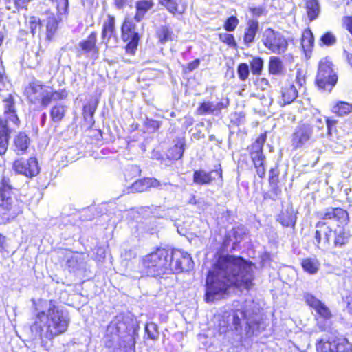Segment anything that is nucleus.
<instances>
[{
    "label": "nucleus",
    "mask_w": 352,
    "mask_h": 352,
    "mask_svg": "<svg viewBox=\"0 0 352 352\" xmlns=\"http://www.w3.org/2000/svg\"><path fill=\"white\" fill-rule=\"evenodd\" d=\"M253 265L241 257L219 256L206 278L205 300L212 302L231 286L248 289L252 285Z\"/></svg>",
    "instance_id": "nucleus-1"
},
{
    "label": "nucleus",
    "mask_w": 352,
    "mask_h": 352,
    "mask_svg": "<svg viewBox=\"0 0 352 352\" xmlns=\"http://www.w3.org/2000/svg\"><path fill=\"white\" fill-rule=\"evenodd\" d=\"M69 323L68 314L53 300H50L47 310L36 314L30 329L35 338L52 340L64 333Z\"/></svg>",
    "instance_id": "nucleus-2"
},
{
    "label": "nucleus",
    "mask_w": 352,
    "mask_h": 352,
    "mask_svg": "<svg viewBox=\"0 0 352 352\" xmlns=\"http://www.w3.org/2000/svg\"><path fill=\"white\" fill-rule=\"evenodd\" d=\"M170 250L158 248L155 252L146 254L142 258L145 273L155 276L171 274Z\"/></svg>",
    "instance_id": "nucleus-3"
},
{
    "label": "nucleus",
    "mask_w": 352,
    "mask_h": 352,
    "mask_svg": "<svg viewBox=\"0 0 352 352\" xmlns=\"http://www.w3.org/2000/svg\"><path fill=\"white\" fill-rule=\"evenodd\" d=\"M0 206L7 212L3 214V219L1 222L7 223L22 213L23 204L13 195L11 186L3 182L0 187Z\"/></svg>",
    "instance_id": "nucleus-4"
},
{
    "label": "nucleus",
    "mask_w": 352,
    "mask_h": 352,
    "mask_svg": "<svg viewBox=\"0 0 352 352\" xmlns=\"http://www.w3.org/2000/svg\"><path fill=\"white\" fill-rule=\"evenodd\" d=\"M4 114L6 120L0 119V155L6 153L8 146V140L10 137V130L7 126L8 122H12L18 124L19 120L16 114L14 97L9 94L8 97L3 100Z\"/></svg>",
    "instance_id": "nucleus-5"
},
{
    "label": "nucleus",
    "mask_w": 352,
    "mask_h": 352,
    "mask_svg": "<svg viewBox=\"0 0 352 352\" xmlns=\"http://www.w3.org/2000/svg\"><path fill=\"white\" fill-rule=\"evenodd\" d=\"M132 322L129 318L119 316L116 317L107 328V339L106 345L111 347L118 344L120 338L126 333H129L133 327L130 324Z\"/></svg>",
    "instance_id": "nucleus-6"
},
{
    "label": "nucleus",
    "mask_w": 352,
    "mask_h": 352,
    "mask_svg": "<svg viewBox=\"0 0 352 352\" xmlns=\"http://www.w3.org/2000/svg\"><path fill=\"white\" fill-rule=\"evenodd\" d=\"M338 80L333 64L328 58H322L319 63L316 83L320 89L331 91Z\"/></svg>",
    "instance_id": "nucleus-7"
},
{
    "label": "nucleus",
    "mask_w": 352,
    "mask_h": 352,
    "mask_svg": "<svg viewBox=\"0 0 352 352\" xmlns=\"http://www.w3.org/2000/svg\"><path fill=\"white\" fill-rule=\"evenodd\" d=\"M261 41L270 53L276 54L285 53L288 47V42L285 36L271 28H267L263 32Z\"/></svg>",
    "instance_id": "nucleus-8"
},
{
    "label": "nucleus",
    "mask_w": 352,
    "mask_h": 352,
    "mask_svg": "<svg viewBox=\"0 0 352 352\" xmlns=\"http://www.w3.org/2000/svg\"><path fill=\"white\" fill-rule=\"evenodd\" d=\"M317 217L320 219L316 224L317 228L325 226L328 221L336 223L337 226H346L349 221V215L346 210L339 208L329 207L317 213Z\"/></svg>",
    "instance_id": "nucleus-9"
},
{
    "label": "nucleus",
    "mask_w": 352,
    "mask_h": 352,
    "mask_svg": "<svg viewBox=\"0 0 352 352\" xmlns=\"http://www.w3.org/2000/svg\"><path fill=\"white\" fill-rule=\"evenodd\" d=\"M25 92L29 100L34 104H41L43 107L50 104V87L42 85L38 81L30 83Z\"/></svg>",
    "instance_id": "nucleus-10"
},
{
    "label": "nucleus",
    "mask_w": 352,
    "mask_h": 352,
    "mask_svg": "<svg viewBox=\"0 0 352 352\" xmlns=\"http://www.w3.org/2000/svg\"><path fill=\"white\" fill-rule=\"evenodd\" d=\"M171 274L188 271L193 267V261L187 252L180 250H170Z\"/></svg>",
    "instance_id": "nucleus-11"
},
{
    "label": "nucleus",
    "mask_w": 352,
    "mask_h": 352,
    "mask_svg": "<svg viewBox=\"0 0 352 352\" xmlns=\"http://www.w3.org/2000/svg\"><path fill=\"white\" fill-rule=\"evenodd\" d=\"M313 127L307 123H300L295 128L292 135V146L294 149H298L308 144L312 138Z\"/></svg>",
    "instance_id": "nucleus-12"
},
{
    "label": "nucleus",
    "mask_w": 352,
    "mask_h": 352,
    "mask_svg": "<svg viewBox=\"0 0 352 352\" xmlns=\"http://www.w3.org/2000/svg\"><path fill=\"white\" fill-rule=\"evenodd\" d=\"M122 39L128 42L126 50L133 53L137 48L139 42V34L135 31V25L132 20L126 19L122 26Z\"/></svg>",
    "instance_id": "nucleus-13"
},
{
    "label": "nucleus",
    "mask_w": 352,
    "mask_h": 352,
    "mask_svg": "<svg viewBox=\"0 0 352 352\" xmlns=\"http://www.w3.org/2000/svg\"><path fill=\"white\" fill-rule=\"evenodd\" d=\"M12 168L16 173L28 177L36 176L39 172L38 162L34 157H30L28 160L23 158L16 160L14 162Z\"/></svg>",
    "instance_id": "nucleus-14"
},
{
    "label": "nucleus",
    "mask_w": 352,
    "mask_h": 352,
    "mask_svg": "<svg viewBox=\"0 0 352 352\" xmlns=\"http://www.w3.org/2000/svg\"><path fill=\"white\" fill-rule=\"evenodd\" d=\"M303 298L307 304L314 309L320 317L324 319L331 318V313L329 309L311 294L305 293Z\"/></svg>",
    "instance_id": "nucleus-15"
},
{
    "label": "nucleus",
    "mask_w": 352,
    "mask_h": 352,
    "mask_svg": "<svg viewBox=\"0 0 352 352\" xmlns=\"http://www.w3.org/2000/svg\"><path fill=\"white\" fill-rule=\"evenodd\" d=\"M338 335L330 333L324 336L316 343V350L318 352H336L337 341L339 338Z\"/></svg>",
    "instance_id": "nucleus-16"
},
{
    "label": "nucleus",
    "mask_w": 352,
    "mask_h": 352,
    "mask_svg": "<svg viewBox=\"0 0 352 352\" xmlns=\"http://www.w3.org/2000/svg\"><path fill=\"white\" fill-rule=\"evenodd\" d=\"M280 93V103L285 105L292 103L297 98L298 91L293 82L287 81L283 84Z\"/></svg>",
    "instance_id": "nucleus-17"
},
{
    "label": "nucleus",
    "mask_w": 352,
    "mask_h": 352,
    "mask_svg": "<svg viewBox=\"0 0 352 352\" xmlns=\"http://www.w3.org/2000/svg\"><path fill=\"white\" fill-rule=\"evenodd\" d=\"M334 245L336 248H343L350 241L351 234L350 231L344 228V226H339L333 230Z\"/></svg>",
    "instance_id": "nucleus-18"
},
{
    "label": "nucleus",
    "mask_w": 352,
    "mask_h": 352,
    "mask_svg": "<svg viewBox=\"0 0 352 352\" xmlns=\"http://www.w3.org/2000/svg\"><path fill=\"white\" fill-rule=\"evenodd\" d=\"M315 233V240L318 248H327L330 243V239L332 235V229L329 226H324L319 228Z\"/></svg>",
    "instance_id": "nucleus-19"
},
{
    "label": "nucleus",
    "mask_w": 352,
    "mask_h": 352,
    "mask_svg": "<svg viewBox=\"0 0 352 352\" xmlns=\"http://www.w3.org/2000/svg\"><path fill=\"white\" fill-rule=\"evenodd\" d=\"M214 173H217L220 177H222L221 169L212 170L210 172H206L201 169L195 170L193 173V182L198 185L208 184L213 180L212 174Z\"/></svg>",
    "instance_id": "nucleus-20"
},
{
    "label": "nucleus",
    "mask_w": 352,
    "mask_h": 352,
    "mask_svg": "<svg viewBox=\"0 0 352 352\" xmlns=\"http://www.w3.org/2000/svg\"><path fill=\"white\" fill-rule=\"evenodd\" d=\"M115 36V18L111 15L107 16V19L102 25V42L108 46L110 40Z\"/></svg>",
    "instance_id": "nucleus-21"
},
{
    "label": "nucleus",
    "mask_w": 352,
    "mask_h": 352,
    "mask_svg": "<svg viewBox=\"0 0 352 352\" xmlns=\"http://www.w3.org/2000/svg\"><path fill=\"white\" fill-rule=\"evenodd\" d=\"M161 182L155 178H144L137 180L132 184V191L142 192L150 188L160 189Z\"/></svg>",
    "instance_id": "nucleus-22"
},
{
    "label": "nucleus",
    "mask_w": 352,
    "mask_h": 352,
    "mask_svg": "<svg viewBox=\"0 0 352 352\" xmlns=\"http://www.w3.org/2000/svg\"><path fill=\"white\" fill-rule=\"evenodd\" d=\"M96 41L97 34L95 32H91L86 39L81 41L79 43V47L82 53L87 54L91 52L97 53L98 50L96 45Z\"/></svg>",
    "instance_id": "nucleus-23"
},
{
    "label": "nucleus",
    "mask_w": 352,
    "mask_h": 352,
    "mask_svg": "<svg viewBox=\"0 0 352 352\" xmlns=\"http://www.w3.org/2000/svg\"><path fill=\"white\" fill-rule=\"evenodd\" d=\"M154 6L152 0H140L135 3L136 14L134 16L137 22L141 21L145 14Z\"/></svg>",
    "instance_id": "nucleus-24"
},
{
    "label": "nucleus",
    "mask_w": 352,
    "mask_h": 352,
    "mask_svg": "<svg viewBox=\"0 0 352 352\" xmlns=\"http://www.w3.org/2000/svg\"><path fill=\"white\" fill-rule=\"evenodd\" d=\"M278 221L285 227H294L296 221V216L292 207H287L278 216Z\"/></svg>",
    "instance_id": "nucleus-25"
},
{
    "label": "nucleus",
    "mask_w": 352,
    "mask_h": 352,
    "mask_svg": "<svg viewBox=\"0 0 352 352\" xmlns=\"http://www.w3.org/2000/svg\"><path fill=\"white\" fill-rule=\"evenodd\" d=\"M159 1L162 6L173 14H182L186 9L184 0H159Z\"/></svg>",
    "instance_id": "nucleus-26"
},
{
    "label": "nucleus",
    "mask_w": 352,
    "mask_h": 352,
    "mask_svg": "<svg viewBox=\"0 0 352 352\" xmlns=\"http://www.w3.org/2000/svg\"><path fill=\"white\" fill-rule=\"evenodd\" d=\"M301 266L305 272L313 275L318 272L320 263L316 257H307L301 261Z\"/></svg>",
    "instance_id": "nucleus-27"
},
{
    "label": "nucleus",
    "mask_w": 352,
    "mask_h": 352,
    "mask_svg": "<svg viewBox=\"0 0 352 352\" xmlns=\"http://www.w3.org/2000/svg\"><path fill=\"white\" fill-rule=\"evenodd\" d=\"M305 9L310 21L316 19L320 13V6L318 0H305Z\"/></svg>",
    "instance_id": "nucleus-28"
},
{
    "label": "nucleus",
    "mask_w": 352,
    "mask_h": 352,
    "mask_svg": "<svg viewBox=\"0 0 352 352\" xmlns=\"http://www.w3.org/2000/svg\"><path fill=\"white\" fill-rule=\"evenodd\" d=\"M15 151L18 155L23 154L30 144V139L28 136L24 133H19L14 140Z\"/></svg>",
    "instance_id": "nucleus-29"
},
{
    "label": "nucleus",
    "mask_w": 352,
    "mask_h": 352,
    "mask_svg": "<svg viewBox=\"0 0 352 352\" xmlns=\"http://www.w3.org/2000/svg\"><path fill=\"white\" fill-rule=\"evenodd\" d=\"M258 30V23L254 20H250L245 30L243 40L246 44L252 43Z\"/></svg>",
    "instance_id": "nucleus-30"
},
{
    "label": "nucleus",
    "mask_w": 352,
    "mask_h": 352,
    "mask_svg": "<svg viewBox=\"0 0 352 352\" xmlns=\"http://www.w3.org/2000/svg\"><path fill=\"white\" fill-rule=\"evenodd\" d=\"M184 140L183 139L178 140L177 143H175V145L168 150V157L174 160H177L182 158L184 152Z\"/></svg>",
    "instance_id": "nucleus-31"
},
{
    "label": "nucleus",
    "mask_w": 352,
    "mask_h": 352,
    "mask_svg": "<svg viewBox=\"0 0 352 352\" xmlns=\"http://www.w3.org/2000/svg\"><path fill=\"white\" fill-rule=\"evenodd\" d=\"M67 107L62 104L53 106L50 111L51 119L54 122H59L65 117Z\"/></svg>",
    "instance_id": "nucleus-32"
},
{
    "label": "nucleus",
    "mask_w": 352,
    "mask_h": 352,
    "mask_svg": "<svg viewBox=\"0 0 352 352\" xmlns=\"http://www.w3.org/2000/svg\"><path fill=\"white\" fill-rule=\"evenodd\" d=\"M25 25L30 29L32 35L39 34L42 28V24L40 19L35 16H30L25 17Z\"/></svg>",
    "instance_id": "nucleus-33"
},
{
    "label": "nucleus",
    "mask_w": 352,
    "mask_h": 352,
    "mask_svg": "<svg viewBox=\"0 0 352 352\" xmlns=\"http://www.w3.org/2000/svg\"><path fill=\"white\" fill-rule=\"evenodd\" d=\"M352 111V104L339 101L332 107V112L339 116H344Z\"/></svg>",
    "instance_id": "nucleus-34"
},
{
    "label": "nucleus",
    "mask_w": 352,
    "mask_h": 352,
    "mask_svg": "<svg viewBox=\"0 0 352 352\" xmlns=\"http://www.w3.org/2000/svg\"><path fill=\"white\" fill-rule=\"evenodd\" d=\"M283 65L280 58L271 56L269 62V72L274 75H280L283 73Z\"/></svg>",
    "instance_id": "nucleus-35"
},
{
    "label": "nucleus",
    "mask_w": 352,
    "mask_h": 352,
    "mask_svg": "<svg viewBox=\"0 0 352 352\" xmlns=\"http://www.w3.org/2000/svg\"><path fill=\"white\" fill-rule=\"evenodd\" d=\"M157 34L161 43H165L175 38V34L173 31L167 26L160 28Z\"/></svg>",
    "instance_id": "nucleus-36"
},
{
    "label": "nucleus",
    "mask_w": 352,
    "mask_h": 352,
    "mask_svg": "<svg viewBox=\"0 0 352 352\" xmlns=\"http://www.w3.org/2000/svg\"><path fill=\"white\" fill-rule=\"evenodd\" d=\"M58 27V22L54 16H50L46 24L47 38L51 40L56 32Z\"/></svg>",
    "instance_id": "nucleus-37"
},
{
    "label": "nucleus",
    "mask_w": 352,
    "mask_h": 352,
    "mask_svg": "<svg viewBox=\"0 0 352 352\" xmlns=\"http://www.w3.org/2000/svg\"><path fill=\"white\" fill-rule=\"evenodd\" d=\"M336 352H352V344L346 338L339 336Z\"/></svg>",
    "instance_id": "nucleus-38"
},
{
    "label": "nucleus",
    "mask_w": 352,
    "mask_h": 352,
    "mask_svg": "<svg viewBox=\"0 0 352 352\" xmlns=\"http://www.w3.org/2000/svg\"><path fill=\"white\" fill-rule=\"evenodd\" d=\"M251 71L254 75H260L263 68V60L260 57H254L250 62Z\"/></svg>",
    "instance_id": "nucleus-39"
},
{
    "label": "nucleus",
    "mask_w": 352,
    "mask_h": 352,
    "mask_svg": "<svg viewBox=\"0 0 352 352\" xmlns=\"http://www.w3.org/2000/svg\"><path fill=\"white\" fill-rule=\"evenodd\" d=\"M314 36L309 29L304 30L302 34L301 45L304 49L311 47L314 44Z\"/></svg>",
    "instance_id": "nucleus-40"
},
{
    "label": "nucleus",
    "mask_w": 352,
    "mask_h": 352,
    "mask_svg": "<svg viewBox=\"0 0 352 352\" xmlns=\"http://www.w3.org/2000/svg\"><path fill=\"white\" fill-rule=\"evenodd\" d=\"M248 316L246 312L241 310H236L234 311L232 316L233 324L235 327L236 330H238L239 328H241V320L247 318Z\"/></svg>",
    "instance_id": "nucleus-41"
},
{
    "label": "nucleus",
    "mask_w": 352,
    "mask_h": 352,
    "mask_svg": "<svg viewBox=\"0 0 352 352\" xmlns=\"http://www.w3.org/2000/svg\"><path fill=\"white\" fill-rule=\"evenodd\" d=\"M197 112L200 115L215 114L213 107V102H204L201 103L197 109Z\"/></svg>",
    "instance_id": "nucleus-42"
},
{
    "label": "nucleus",
    "mask_w": 352,
    "mask_h": 352,
    "mask_svg": "<svg viewBox=\"0 0 352 352\" xmlns=\"http://www.w3.org/2000/svg\"><path fill=\"white\" fill-rule=\"evenodd\" d=\"M237 74L241 80L245 81L250 74L249 66L247 63H240L237 67Z\"/></svg>",
    "instance_id": "nucleus-43"
},
{
    "label": "nucleus",
    "mask_w": 352,
    "mask_h": 352,
    "mask_svg": "<svg viewBox=\"0 0 352 352\" xmlns=\"http://www.w3.org/2000/svg\"><path fill=\"white\" fill-rule=\"evenodd\" d=\"M68 94L66 89H63L58 91H54L52 87H50V103L52 100H63L67 98Z\"/></svg>",
    "instance_id": "nucleus-44"
},
{
    "label": "nucleus",
    "mask_w": 352,
    "mask_h": 352,
    "mask_svg": "<svg viewBox=\"0 0 352 352\" xmlns=\"http://www.w3.org/2000/svg\"><path fill=\"white\" fill-rule=\"evenodd\" d=\"M56 8L58 13L60 14H65L68 8V0H49Z\"/></svg>",
    "instance_id": "nucleus-45"
},
{
    "label": "nucleus",
    "mask_w": 352,
    "mask_h": 352,
    "mask_svg": "<svg viewBox=\"0 0 352 352\" xmlns=\"http://www.w3.org/2000/svg\"><path fill=\"white\" fill-rule=\"evenodd\" d=\"M265 142V136L260 135L251 146V152L261 153L263 152V144Z\"/></svg>",
    "instance_id": "nucleus-46"
},
{
    "label": "nucleus",
    "mask_w": 352,
    "mask_h": 352,
    "mask_svg": "<svg viewBox=\"0 0 352 352\" xmlns=\"http://www.w3.org/2000/svg\"><path fill=\"white\" fill-rule=\"evenodd\" d=\"M322 43L327 46H331L336 43V37L331 32H327L324 34L320 38Z\"/></svg>",
    "instance_id": "nucleus-47"
},
{
    "label": "nucleus",
    "mask_w": 352,
    "mask_h": 352,
    "mask_svg": "<svg viewBox=\"0 0 352 352\" xmlns=\"http://www.w3.org/2000/svg\"><path fill=\"white\" fill-rule=\"evenodd\" d=\"M238 23V19L236 16H232L226 21L224 28L227 31L231 32L234 30Z\"/></svg>",
    "instance_id": "nucleus-48"
},
{
    "label": "nucleus",
    "mask_w": 352,
    "mask_h": 352,
    "mask_svg": "<svg viewBox=\"0 0 352 352\" xmlns=\"http://www.w3.org/2000/svg\"><path fill=\"white\" fill-rule=\"evenodd\" d=\"M32 0H15L14 2V6L8 5L7 10H12L13 12H15L16 10H19L20 8H24L26 4Z\"/></svg>",
    "instance_id": "nucleus-49"
},
{
    "label": "nucleus",
    "mask_w": 352,
    "mask_h": 352,
    "mask_svg": "<svg viewBox=\"0 0 352 352\" xmlns=\"http://www.w3.org/2000/svg\"><path fill=\"white\" fill-rule=\"evenodd\" d=\"M145 331L149 338L155 340L157 337V325L155 323L147 324L145 327Z\"/></svg>",
    "instance_id": "nucleus-50"
},
{
    "label": "nucleus",
    "mask_w": 352,
    "mask_h": 352,
    "mask_svg": "<svg viewBox=\"0 0 352 352\" xmlns=\"http://www.w3.org/2000/svg\"><path fill=\"white\" fill-rule=\"evenodd\" d=\"M219 38L222 42L227 43L230 46L236 45L235 40L232 34L228 33L220 34Z\"/></svg>",
    "instance_id": "nucleus-51"
},
{
    "label": "nucleus",
    "mask_w": 352,
    "mask_h": 352,
    "mask_svg": "<svg viewBox=\"0 0 352 352\" xmlns=\"http://www.w3.org/2000/svg\"><path fill=\"white\" fill-rule=\"evenodd\" d=\"M251 158L254 162V164H261V163L265 162V157L263 155V152L261 153H254L250 152Z\"/></svg>",
    "instance_id": "nucleus-52"
},
{
    "label": "nucleus",
    "mask_w": 352,
    "mask_h": 352,
    "mask_svg": "<svg viewBox=\"0 0 352 352\" xmlns=\"http://www.w3.org/2000/svg\"><path fill=\"white\" fill-rule=\"evenodd\" d=\"M229 104V101L228 99L225 100H222L221 102L214 103L213 102V107L214 110V113H217V112H219L221 110L226 109Z\"/></svg>",
    "instance_id": "nucleus-53"
},
{
    "label": "nucleus",
    "mask_w": 352,
    "mask_h": 352,
    "mask_svg": "<svg viewBox=\"0 0 352 352\" xmlns=\"http://www.w3.org/2000/svg\"><path fill=\"white\" fill-rule=\"evenodd\" d=\"M296 82L299 87H302L305 82V77L300 69H298L296 74Z\"/></svg>",
    "instance_id": "nucleus-54"
},
{
    "label": "nucleus",
    "mask_w": 352,
    "mask_h": 352,
    "mask_svg": "<svg viewBox=\"0 0 352 352\" xmlns=\"http://www.w3.org/2000/svg\"><path fill=\"white\" fill-rule=\"evenodd\" d=\"M254 167L256 170L258 176L261 178H263L265 175V168L264 163H261V164H254Z\"/></svg>",
    "instance_id": "nucleus-55"
},
{
    "label": "nucleus",
    "mask_w": 352,
    "mask_h": 352,
    "mask_svg": "<svg viewBox=\"0 0 352 352\" xmlns=\"http://www.w3.org/2000/svg\"><path fill=\"white\" fill-rule=\"evenodd\" d=\"M173 188H178V185L171 184L170 182H161L160 190L166 191H171Z\"/></svg>",
    "instance_id": "nucleus-56"
},
{
    "label": "nucleus",
    "mask_w": 352,
    "mask_h": 352,
    "mask_svg": "<svg viewBox=\"0 0 352 352\" xmlns=\"http://www.w3.org/2000/svg\"><path fill=\"white\" fill-rule=\"evenodd\" d=\"M7 246H8V244H7L6 236L0 234V252L3 253V252H6Z\"/></svg>",
    "instance_id": "nucleus-57"
},
{
    "label": "nucleus",
    "mask_w": 352,
    "mask_h": 352,
    "mask_svg": "<svg viewBox=\"0 0 352 352\" xmlns=\"http://www.w3.org/2000/svg\"><path fill=\"white\" fill-rule=\"evenodd\" d=\"M200 60L199 59H195L193 61L189 63L188 64V69L190 72L193 71L197 69L199 65Z\"/></svg>",
    "instance_id": "nucleus-58"
},
{
    "label": "nucleus",
    "mask_w": 352,
    "mask_h": 352,
    "mask_svg": "<svg viewBox=\"0 0 352 352\" xmlns=\"http://www.w3.org/2000/svg\"><path fill=\"white\" fill-rule=\"evenodd\" d=\"M326 124L329 131V133H331V127L335 124V122L329 118L326 119Z\"/></svg>",
    "instance_id": "nucleus-59"
},
{
    "label": "nucleus",
    "mask_w": 352,
    "mask_h": 352,
    "mask_svg": "<svg viewBox=\"0 0 352 352\" xmlns=\"http://www.w3.org/2000/svg\"><path fill=\"white\" fill-rule=\"evenodd\" d=\"M347 30L352 34V19L349 18L346 23Z\"/></svg>",
    "instance_id": "nucleus-60"
},
{
    "label": "nucleus",
    "mask_w": 352,
    "mask_h": 352,
    "mask_svg": "<svg viewBox=\"0 0 352 352\" xmlns=\"http://www.w3.org/2000/svg\"><path fill=\"white\" fill-rule=\"evenodd\" d=\"M269 181L270 184H276L278 182V175H275V177H270Z\"/></svg>",
    "instance_id": "nucleus-61"
},
{
    "label": "nucleus",
    "mask_w": 352,
    "mask_h": 352,
    "mask_svg": "<svg viewBox=\"0 0 352 352\" xmlns=\"http://www.w3.org/2000/svg\"><path fill=\"white\" fill-rule=\"evenodd\" d=\"M5 78L3 75L0 73V90L4 87Z\"/></svg>",
    "instance_id": "nucleus-62"
},
{
    "label": "nucleus",
    "mask_w": 352,
    "mask_h": 352,
    "mask_svg": "<svg viewBox=\"0 0 352 352\" xmlns=\"http://www.w3.org/2000/svg\"><path fill=\"white\" fill-rule=\"evenodd\" d=\"M197 201L195 196L192 195L191 197V198L189 199L188 204L195 205V204H197Z\"/></svg>",
    "instance_id": "nucleus-63"
},
{
    "label": "nucleus",
    "mask_w": 352,
    "mask_h": 352,
    "mask_svg": "<svg viewBox=\"0 0 352 352\" xmlns=\"http://www.w3.org/2000/svg\"><path fill=\"white\" fill-rule=\"evenodd\" d=\"M346 57H347L349 63L352 66V54H347Z\"/></svg>",
    "instance_id": "nucleus-64"
}]
</instances>
